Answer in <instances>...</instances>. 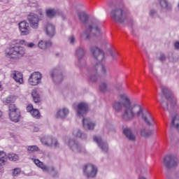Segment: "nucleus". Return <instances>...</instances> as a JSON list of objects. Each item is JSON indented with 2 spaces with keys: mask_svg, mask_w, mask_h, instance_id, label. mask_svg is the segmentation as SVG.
Masks as SVG:
<instances>
[{
  "mask_svg": "<svg viewBox=\"0 0 179 179\" xmlns=\"http://www.w3.org/2000/svg\"><path fill=\"white\" fill-rule=\"evenodd\" d=\"M15 96H8L7 98L3 99V103L5 104H10L11 103H15Z\"/></svg>",
  "mask_w": 179,
  "mask_h": 179,
  "instance_id": "29",
  "label": "nucleus"
},
{
  "mask_svg": "<svg viewBox=\"0 0 179 179\" xmlns=\"http://www.w3.org/2000/svg\"><path fill=\"white\" fill-rule=\"evenodd\" d=\"M94 141L97 143L99 148H100L102 152H104L105 153L108 152V144L105 141H103L101 137L95 136H94Z\"/></svg>",
  "mask_w": 179,
  "mask_h": 179,
  "instance_id": "12",
  "label": "nucleus"
},
{
  "mask_svg": "<svg viewBox=\"0 0 179 179\" xmlns=\"http://www.w3.org/2000/svg\"><path fill=\"white\" fill-rule=\"evenodd\" d=\"M38 47L41 50H44L45 48V41H40L38 43Z\"/></svg>",
  "mask_w": 179,
  "mask_h": 179,
  "instance_id": "39",
  "label": "nucleus"
},
{
  "mask_svg": "<svg viewBox=\"0 0 179 179\" xmlns=\"http://www.w3.org/2000/svg\"><path fill=\"white\" fill-rule=\"evenodd\" d=\"M8 159L10 160V162H16L19 160V155L16 154H8Z\"/></svg>",
  "mask_w": 179,
  "mask_h": 179,
  "instance_id": "33",
  "label": "nucleus"
},
{
  "mask_svg": "<svg viewBox=\"0 0 179 179\" xmlns=\"http://www.w3.org/2000/svg\"><path fill=\"white\" fill-rule=\"evenodd\" d=\"M140 132L141 136H144V138H147V136H149L152 134V132L148 131L146 129H142Z\"/></svg>",
  "mask_w": 179,
  "mask_h": 179,
  "instance_id": "35",
  "label": "nucleus"
},
{
  "mask_svg": "<svg viewBox=\"0 0 179 179\" xmlns=\"http://www.w3.org/2000/svg\"><path fill=\"white\" fill-rule=\"evenodd\" d=\"M99 90H101L103 93L107 92V84L106 83H101L99 85Z\"/></svg>",
  "mask_w": 179,
  "mask_h": 179,
  "instance_id": "38",
  "label": "nucleus"
},
{
  "mask_svg": "<svg viewBox=\"0 0 179 179\" xmlns=\"http://www.w3.org/2000/svg\"><path fill=\"white\" fill-rule=\"evenodd\" d=\"M59 15V10H55L54 8H49L46 10V15L50 19H52V17H55V16H58Z\"/></svg>",
  "mask_w": 179,
  "mask_h": 179,
  "instance_id": "22",
  "label": "nucleus"
},
{
  "mask_svg": "<svg viewBox=\"0 0 179 179\" xmlns=\"http://www.w3.org/2000/svg\"><path fill=\"white\" fill-rule=\"evenodd\" d=\"M159 4L162 9H166V10L171 9V5L167 0H159Z\"/></svg>",
  "mask_w": 179,
  "mask_h": 179,
  "instance_id": "23",
  "label": "nucleus"
},
{
  "mask_svg": "<svg viewBox=\"0 0 179 179\" xmlns=\"http://www.w3.org/2000/svg\"><path fill=\"white\" fill-rule=\"evenodd\" d=\"M6 57L9 59L17 61L26 55V49L19 44H11L5 50Z\"/></svg>",
  "mask_w": 179,
  "mask_h": 179,
  "instance_id": "3",
  "label": "nucleus"
},
{
  "mask_svg": "<svg viewBox=\"0 0 179 179\" xmlns=\"http://www.w3.org/2000/svg\"><path fill=\"white\" fill-rule=\"evenodd\" d=\"M46 34H48L49 37H54V34H55V27L52 24H47Z\"/></svg>",
  "mask_w": 179,
  "mask_h": 179,
  "instance_id": "21",
  "label": "nucleus"
},
{
  "mask_svg": "<svg viewBox=\"0 0 179 179\" xmlns=\"http://www.w3.org/2000/svg\"><path fill=\"white\" fill-rule=\"evenodd\" d=\"M28 152H38L40 148L37 145H29L27 147Z\"/></svg>",
  "mask_w": 179,
  "mask_h": 179,
  "instance_id": "32",
  "label": "nucleus"
},
{
  "mask_svg": "<svg viewBox=\"0 0 179 179\" xmlns=\"http://www.w3.org/2000/svg\"><path fill=\"white\" fill-rule=\"evenodd\" d=\"M41 142L43 143V145H45V138H41Z\"/></svg>",
  "mask_w": 179,
  "mask_h": 179,
  "instance_id": "49",
  "label": "nucleus"
},
{
  "mask_svg": "<svg viewBox=\"0 0 179 179\" xmlns=\"http://www.w3.org/2000/svg\"><path fill=\"white\" fill-rule=\"evenodd\" d=\"M90 51L94 58L98 61V63L94 66V69L95 71H101V73H106V66L100 63L101 61L104 59V52L97 47L91 48Z\"/></svg>",
  "mask_w": 179,
  "mask_h": 179,
  "instance_id": "4",
  "label": "nucleus"
},
{
  "mask_svg": "<svg viewBox=\"0 0 179 179\" xmlns=\"http://www.w3.org/2000/svg\"><path fill=\"white\" fill-rule=\"evenodd\" d=\"M69 40H70L71 44H73L75 43V36H71L69 38Z\"/></svg>",
  "mask_w": 179,
  "mask_h": 179,
  "instance_id": "45",
  "label": "nucleus"
},
{
  "mask_svg": "<svg viewBox=\"0 0 179 179\" xmlns=\"http://www.w3.org/2000/svg\"><path fill=\"white\" fill-rule=\"evenodd\" d=\"M27 20L29 22V24L32 29H38V22H40V19L38 18V15L31 13L27 16Z\"/></svg>",
  "mask_w": 179,
  "mask_h": 179,
  "instance_id": "11",
  "label": "nucleus"
},
{
  "mask_svg": "<svg viewBox=\"0 0 179 179\" xmlns=\"http://www.w3.org/2000/svg\"><path fill=\"white\" fill-rule=\"evenodd\" d=\"M162 91L168 101L171 102L172 107L177 103V99L174 97V94L166 87H162Z\"/></svg>",
  "mask_w": 179,
  "mask_h": 179,
  "instance_id": "9",
  "label": "nucleus"
},
{
  "mask_svg": "<svg viewBox=\"0 0 179 179\" xmlns=\"http://www.w3.org/2000/svg\"><path fill=\"white\" fill-rule=\"evenodd\" d=\"M90 80H91V82H96L97 80V76L93 75L90 76Z\"/></svg>",
  "mask_w": 179,
  "mask_h": 179,
  "instance_id": "43",
  "label": "nucleus"
},
{
  "mask_svg": "<svg viewBox=\"0 0 179 179\" xmlns=\"http://www.w3.org/2000/svg\"><path fill=\"white\" fill-rule=\"evenodd\" d=\"M34 103H40V95H38V96H35L33 98Z\"/></svg>",
  "mask_w": 179,
  "mask_h": 179,
  "instance_id": "44",
  "label": "nucleus"
},
{
  "mask_svg": "<svg viewBox=\"0 0 179 179\" xmlns=\"http://www.w3.org/2000/svg\"><path fill=\"white\" fill-rule=\"evenodd\" d=\"M31 96H32L33 99H34V97H37L38 96H39V95H38V92L36 91V90H33L31 91Z\"/></svg>",
  "mask_w": 179,
  "mask_h": 179,
  "instance_id": "42",
  "label": "nucleus"
},
{
  "mask_svg": "<svg viewBox=\"0 0 179 179\" xmlns=\"http://www.w3.org/2000/svg\"><path fill=\"white\" fill-rule=\"evenodd\" d=\"M20 173H22V170L20 168H15L13 169V177H17V176H20Z\"/></svg>",
  "mask_w": 179,
  "mask_h": 179,
  "instance_id": "37",
  "label": "nucleus"
},
{
  "mask_svg": "<svg viewBox=\"0 0 179 179\" xmlns=\"http://www.w3.org/2000/svg\"><path fill=\"white\" fill-rule=\"evenodd\" d=\"M11 78L15 80L17 83L23 85V74L19 71H13L11 73Z\"/></svg>",
  "mask_w": 179,
  "mask_h": 179,
  "instance_id": "16",
  "label": "nucleus"
},
{
  "mask_svg": "<svg viewBox=\"0 0 179 179\" xmlns=\"http://www.w3.org/2000/svg\"><path fill=\"white\" fill-rule=\"evenodd\" d=\"M166 59V56L164 55H161L159 57V61H164Z\"/></svg>",
  "mask_w": 179,
  "mask_h": 179,
  "instance_id": "46",
  "label": "nucleus"
},
{
  "mask_svg": "<svg viewBox=\"0 0 179 179\" xmlns=\"http://www.w3.org/2000/svg\"><path fill=\"white\" fill-rule=\"evenodd\" d=\"M0 72H1V69H0Z\"/></svg>",
  "mask_w": 179,
  "mask_h": 179,
  "instance_id": "55",
  "label": "nucleus"
},
{
  "mask_svg": "<svg viewBox=\"0 0 179 179\" xmlns=\"http://www.w3.org/2000/svg\"><path fill=\"white\" fill-rule=\"evenodd\" d=\"M43 78V75L38 71H35L31 74L29 78L28 82L31 86H37L41 83V79Z\"/></svg>",
  "mask_w": 179,
  "mask_h": 179,
  "instance_id": "7",
  "label": "nucleus"
},
{
  "mask_svg": "<svg viewBox=\"0 0 179 179\" xmlns=\"http://www.w3.org/2000/svg\"><path fill=\"white\" fill-rule=\"evenodd\" d=\"M7 159L6 153L3 151H0V166H5Z\"/></svg>",
  "mask_w": 179,
  "mask_h": 179,
  "instance_id": "25",
  "label": "nucleus"
},
{
  "mask_svg": "<svg viewBox=\"0 0 179 179\" xmlns=\"http://www.w3.org/2000/svg\"><path fill=\"white\" fill-rule=\"evenodd\" d=\"M20 44H22V45H25V47H28V48H33L34 47V43H27L24 40L20 41Z\"/></svg>",
  "mask_w": 179,
  "mask_h": 179,
  "instance_id": "31",
  "label": "nucleus"
},
{
  "mask_svg": "<svg viewBox=\"0 0 179 179\" xmlns=\"http://www.w3.org/2000/svg\"><path fill=\"white\" fill-rule=\"evenodd\" d=\"M46 145L48 146H53L54 148H57V146H58V142L57 141V139L48 136L46 138Z\"/></svg>",
  "mask_w": 179,
  "mask_h": 179,
  "instance_id": "24",
  "label": "nucleus"
},
{
  "mask_svg": "<svg viewBox=\"0 0 179 179\" xmlns=\"http://www.w3.org/2000/svg\"><path fill=\"white\" fill-rule=\"evenodd\" d=\"M34 131H36L37 132V129H36V128H35Z\"/></svg>",
  "mask_w": 179,
  "mask_h": 179,
  "instance_id": "54",
  "label": "nucleus"
},
{
  "mask_svg": "<svg viewBox=\"0 0 179 179\" xmlns=\"http://www.w3.org/2000/svg\"><path fill=\"white\" fill-rule=\"evenodd\" d=\"M68 114H69V110L68 108H64L59 109L56 113V118L64 120V118H66Z\"/></svg>",
  "mask_w": 179,
  "mask_h": 179,
  "instance_id": "19",
  "label": "nucleus"
},
{
  "mask_svg": "<svg viewBox=\"0 0 179 179\" xmlns=\"http://www.w3.org/2000/svg\"><path fill=\"white\" fill-rule=\"evenodd\" d=\"M119 99L120 101H115L113 103V107L115 113H121L124 108L122 114V118L124 121H132L134 118L141 117L147 125H153V117L150 113L148 110L143 111V108L139 105H132L131 99L127 94H120Z\"/></svg>",
  "mask_w": 179,
  "mask_h": 179,
  "instance_id": "1",
  "label": "nucleus"
},
{
  "mask_svg": "<svg viewBox=\"0 0 179 179\" xmlns=\"http://www.w3.org/2000/svg\"><path fill=\"white\" fill-rule=\"evenodd\" d=\"M160 103H161L162 108H164V110H169V103H167V102L161 101Z\"/></svg>",
  "mask_w": 179,
  "mask_h": 179,
  "instance_id": "40",
  "label": "nucleus"
},
{
  "mask_svg": "<svg viewBox=\"0 0 179 179\" xmlns=\"http://www.w3.org/2000/svg\"><path fill=\"white\" fill-rule=\"evenodd\" d=\"M124 135H125L126 138L129 139V141H131L132 142H134V141H136V136L134 134V132H132V130L129 128H125L123 130Z\"/></svg>",
  "mask_w": 179,
  "mask_h": 179,
  "instance_id": "17",
  "label": "nucleus"
},
{
  "mask_svg": "<svg viewBox=\"0 0 179 179\" xmlns=\"http://www.w3.org/2000/svg\"><path fill=\"white\" fill-rule=\"evenodd\" d=\"M2 117V111L0 110V117Z\"/></svg>",
  "mask_w": 179,
  "mask_h": 179,
  "instance_id": "53",
  "label": "nucleus"
},
{
  "mask_svg": "<svg viewBox=\"0 0 179 179\" xmlns=\"http://www.w3.org/2000/svg\"><path fill=\"white\" fill-rule=\"evenodd\" d=\"M155 13H156V11L152 10L150 12V16H153V15H155Z\"/></svg>",
  "mask_w": 179,
  "mask_h": 179,
  "instance_id": "50",
  "label": "nucleus"
},
{
  "mask_svg": "<svg viewBox=\"0 0 179 179\" xmlns=\"http://www.w3.org/2000/svg\"><path fill=\"white\" fill-rule=\"evenodd\" d=\"M19 29L21 33V36H27L30 34V27L27 21H22L18 24Z\"/></svg>",
  "mask_w": 179,
  "mask_h": 179,
  "instance_id": "13",
  "label": "nucleus"
},
{
  "mask_svg": "<svg viewBox=\"0 0 179 179\" xmlns=\"http://www.w3.org/2000/svg\"><path fill=\"white\" fill-rule=\"evenodd\" d=\"M109 55H110L112 59H117V58H118V52L115 50H109Z\"/></svg>",
  "mask_w": 179,
  "mask_h": 179,
  "instance_id": "34",
  "label": "nucleus"
},
{
  "mask_svg": "<svg viewBox=\"0 0 179 179\" xmlns=\"http://www.w3.org/2000/svg\"><path fill=\"white\" fill-rule=\"evenodd\" d=\"M175 48H176L177 50H179V42L175 43Z\"/></svg>",
  "mask_w": 179,
  "mask_h": 179,
  "instance_id": "48",
  "label": "nucleus"
},
{
  "mask_svg": "<svg viewBox=\"0 0 179 179\" xmlns=\"http://www.w3.org/2000/svg\"><path fill=\"white\" fill-rule=\"evenodd\" d=\"M164 164L167 167V169H170L171 167H174L178 164V158L174 155H166L164 158Z\"/></svg>",
  "mask_w": 179,
  "mask_h": 179,
  "instance_id": "8",
  "label": "nucleus"
},
{
  "mask_svg": "<svg viewBox=\"0 0 179 179\" xmlns=\"http://www.w3.org/2000/svg\"><path fill=\"white\" fill-rule=\"evenodd\" d=\"M73 135L76 136V138H80L81 139L86 138V134L82 133L79 129L74 130L73 131Z\"/></svg>",
  "mask_w": 179,
  "mask_h": 179,
  "instance_id": "26",
  "label": "nucleus"
},
{
  "mask_svg": "<svg viewBox=\"0 0 179 179\" xmlns=\"http://www.w3.org/2000/svg\"><path fill=\"white\" fill-rule=\"evenodd\" d=\"M89 110V106L85 103H80L77 106V114L78 117H85Z\"/></svg>",
  "mask_w": 179,
  "mask_h": 179,
  "instance_id": "14",
  "label": "nucleus"
},
{
  "mask_svg": "<svg viewBox=\"0 0 179 179\" xmlns=\"http://www.w3.org/2000/svg\"><path fill=\"white\" fill-rule=\"evenodd\" d=\"M110 16L115 22L122 23L127 20L128 13H126L124 8H115L110 12Z\"/></svg>",
  "mask_w": 179,
  "mask_h": 179,
  "instance_id": "5",
  "label": "nucleus"
},
{
  "mask_svg": "<svg viewBox=\"0 0 179 179\" xmlns=\"http://www.w3.org/2000/svg\"><path fill=\"white\" fill-rule=\"evenodd\" d=\"M35 108L33 107V104H29L27 106V113H29L31 114V113L34 110Z\"/></svg>",
  "mask_w": 179,
  "mask_h": 179,
  "instance_id": "41",
  "label": "nucleus"
},
{
  "mask_svg": "<svg viewBox=\"0 0 179 179\" xmlns=\"http://www.w3.org/2000/svg\"><path fill=\"white\" fill-rule=\"evenodd\" d=\"M65 142L73 152H76L77 153L80 152V146L75 141L66 138Z\"/></svg>",
  "mask_w": 179,
  "mask_h": 179,
  "instance_id": "15",
  "label": "nucleus"
},
{
  "mask_svg": "<svg viewBox=\"0 0 179 179\" xmlns=\"http://www.w3.org/2000/svg\"><path fill=\"white\" fill-rule=\"evenodd\" d=\"M50 173L52 177H57L58 176V173L54 171V168H48L46 167V172Z\"/></svg>",
  "mask_w": 179,
  "mask_h": 179,
  "instance_id": "36",
  "label": "nucleus"
},
{
  "mask_svg": "<svg viewBox=\"0 0 179 179\" xmlns=\"http://www.w3.org/2000/svg\"><path fill=\"white\" fill-rule=\"evenodd\" d=\"M8 115L13 122H19L20 121V110L15 104H10L8 107Z\"/></svg>",
  "mask_w": 179,
  "mask_h": 179,
  "instance_id": "6",
  "label": "nucleus"
},
{
  "mask_svg": "<svg viewBox=\"0 0 179 179\" xmlns=\"http://www.w3.org/2000/svg\"><path fill=\"white\" fill-rule=\"evenodd\" d=\"M76 54L78 58L80 59L85 56V50H83L82 48H79L76 50Z\"/></svg>",
  "mask_w": 179,
  "mask_h": 179,
  "instance_id": "30",
  "label": "nucleus"
},
{
  "mask_svg": "<svg viewBox=\"0 0 179 179\" xmlns=\"http://www.w3.org/2000/svg\"><path fill=\"white\" fill-rule=\"evenodd\" d=\"M34 162L40 169H41L43 171H45V165L41 162L39 159H34Z\"/></svg>",
  "mask_w": 179,
  "mask_h": 179,
  "instance_id": "28",
  "label": "nucleus"
},
{
  "mask_svg": "<svg viewBox=\"0 0 179 179\" xmlns=\"http://www.w3.org/2000/svg\"><path fill=\"white\" fill-rule=\"evenodd\" d=\"M83 172L87 178H93L97 174V168L94 165L88 164L84 168Z\"/></svg>",
  "mask_w": 179,
  "mask_h": 179,
  "instance_id": "10",
  "label": "nucleus"
},
{
  "mask_svg": "<svg viewBox=\"0 0 179 179\" xmlns=\"http://www.w3.org/2000/svg\"><path fill=\"white\" fill-rule=\"evenodd\" d=\"M30 114L31 117H33L36 120H40V118L41 117V114L40 113V110H38V109L33 110Z\"/></svg>",
  "mask_w": 179,
  "mask_h": 179,
  "instance_id": "27",
  "label": "nucleus"
},
{
  "mask_svg": "<svg viewBox=\"0 0 179 179\" xmlns=\"http://www.w3.org/2000/svg\"><path fill=\"white\" fill-rule=\"evenodd\" d=\"M83 125L85 129L92 130L94 129L95 124L90 120L89 118L83 119Z\"/></svg>",
  "mask_w": 179,
  "mask_h": 179,
  "instance_id": "18",
  "label": "nucleus"
},
{
  "mask_svg": "<svg viewBox=\"0 0 179 179\" xmlns=\"http://www.w3.org/2000/svg\"><path fill=\"white\" fill-rule=\"evenodd\" d=\"M2 90V85L0 84V91Z\"/></svg>",
  "mask_w": 179,
  "mask_h": 179,
  "instance_id": "52",
  "label": "nucleus"
},
{
  "mask_svg": "<svg viewBox=\"0 0 179 179\" xmlns=\"http://www.w3.org/2000/svg\"><path fill=\"white\" fill-rule=\"evenodd\" d=\"M51 76L55 83L62 82V74L59 73L58 70H54V71L51 73Z\"/></svg>",
  "mask_w": 179,
  "mask_h": 179,
  "instance_id": "20",
  "label": "nucleus"
},
{
  "mask_svg": "<svg viewBox=\"0 0 179 179\" xmlns=\"http://www.w3.org/2000/svg\"><path fill=\"white\" fill-rule=\"evenodd\" d=\"M51 45H52V43H51V41H48L46 42V48L47 47H51Z\"/></svg>",
  "mask_w": 179,
  "mask_h": 179,
  "instance_id": "47",
  "label": "nucleus"
},
{
  "mask_svg": "<svg viewBox=\"0 0 179 179\" xmlns=\"http://www.w3.org/2000/svg\"><path fill=\"white\" fill-rule=\"evenodd\" d=\"M138 179H146V178H145V177H140Z\"/></svg>",
  "mask_w": 179,
  "mask_h": 179,
  "instance_id": "51",
  "label": "nucleus"
},
{
  "mask_svg": "<svg viewBox=\"0 0 179 179\" xmlns=\"http://www.w3.org/2000/svg\"><path fill=\"white\" fill-rule=\"evenodd\" d=\"M78 16L79 20L84 24L86 29V31L81 34L82 38H84L85 40L89 39L92 31H93L94 36H100V34H101L100 28H99L97 24L92 20H89L87 14L85 12H80L78 13Z\"/></svg>",
  "mask_w": 179,
  "mask_h": 179,
  "instance_id": "2",
  "label": "nucleus"
}]
</instances>
